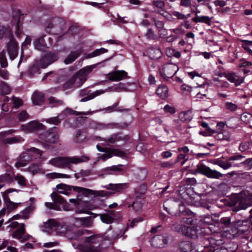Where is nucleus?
<instances>
[{"label":"nucleus","instance_id":"27","mask_svg":"<svg viewBox=\"0 0 252 252\" xmlns=\"http://www.w3.org/2000/svg\"><path fill=\"white\" fill-rule=\"evenodd\" d=\"M58 224V221L55 219H50L43 224L41 228L43 231L49 232L53 228H55L56 229Z\"/></svg>","mask_w":252,"mask_h":252},{"label":"nucleus","instance_id":"19","mask_svg":"<svg viewBox=\"0 0 252 252\" xmlns=\"http://www.w3.org/2000/svg\"><path fill=\"white\" fill-rule=\"evenodd\" d=\"M237 212L241 210H245L249 206L248 203V200L246 195L244 196H243L242 191L240 193H237Z\"/></svg>","mask_w":252,"mask_h":252},{"label":"nucleus","instance_id":"34","mask_svg":"<svg viewBox=\"0 0 252 252\" xmlns=\"http://www.w3.org/2000/svg\"><path fill=\"white\" fill-rule=\"evenodd\" d=\"M11 31L7 26H0V39L4 37H8L9 38L13 36Z\"/></svg>","mask_w":252,"mask_h":252},{"label":"nucleus","instance_id":"44","mask_svg":"<svg viewBox=\"0 0 252 252\" xmlns=\"http://www.w3.org/2000/svg\"><path fill=\"white\" fill-rule=\"evenodd\" d=\"M51 197L55 203L63 204L65 202V199L56 192H53Z\"/></svg>","mask_w":252,"mask_h":252},{"label":"nucleus","instance_id":"49","mask_svg":"<svg viewBox=\"0 0 252 252\" xmlns=\"http://www.w3.org/2000/svg\"><path fill=\"white\" fill-rule=\"evenodd\" d=\"M237 234L239 233H244L246 231L248 230V227L246 226L245 229H241V225H243L244 226H246L248 221L243 220V221H241L240 220H238L237 221Z\"/></svg>","mask_w":252,"mask_h":252},{"label":"nucleus","instance_id":"22","mask_svg":"<svg viewBox=\"0 0 252 252\" xmlns=\"http://www.w3.org/2000/svg\"><path fill=\"white\" fill-rule=\"evenodd\" d=\"M23 15L19 10H18L12 16V22L15 25V33L17 36H20L21 31L20 30L21 16Z\"/></svg>","mask_w":252,"mask_h":252},{"label":"nucleus","instance_id":"25","mask_svg":"<svg viewBox=\"0 0 252 252\" xmlns=\"http://www.w3.org/2000/svg\"><path fill=\"white\" fill-rule=\"evenodd\" d=\"M148 56L152 60H158L162 56V52L157 47H150L147 49Z\"/></svg>","mask_w":252,"mask_h":252},{"label":"nucleus","instance_id":"4","mask_svg":"<svg viewBox=\"0 0 252 252\" xmlns=\"http://www.w3.org/2000/svg\"><path fill=\"white\" fill-rule=\"evenodd\" d=\"M62 186H63L64 188V190H70L71 188H73L74 191L81 193L85 196H88L89 195H93L94 196H104L106 195V193L108 194V192L104 191V190L94 191L86 188L73 186L71 187L66 185H62ZM109 194H111V193H109Z\"/></svg>","mask_w":252,"mask_h":252},{"label":"nucleus","instance_id":"9","mask_svg":"<svg viewBox=\"0 0 252 252\" xmlns=\"http://www.w3.org/2000/svg\"><path fill=\"white\" fill-rule=\"evenodd\" d=\"M7 52L11 60H14L18 55V44L13 35L9 38L7 44Z\"/></svg>","mask_w":252,"mask_h":252},{"label":"nucleus","instance_id":"30","mask_svg":"<svg viewBox=\"0 0 252 252\" xmlns=\"http://www.w3.org/2000/svg\"><path fill=\"white\" fill-rule=\"evenodd\" d=\"M45 35H42L33 41L34 48L39 51H43L46 47V44L44 37Z\"/></svg>","mask_w":252,"mask_h":252},{"label":"nucleus","instance_id":"3","mask_svg":"<svg viewBox=\"0 0 252 252\" xmlns=\"http://www.w3.org/2000/svg\"><path fill=\"white\" fill-rule=\"evenodd\" d=\"M174 230L186 236L191 239H196L198 237L199 229L194 226H187L182 224H174Z\"/></svg>","mask_w":252,"mask_h":252},{"label":"nucleus","instance_id":"21","mask_svg":"<svg viewBox=\"0 0 252 252\" xmlns=\"http://www.w3.org/2000/svg\"><path fill=\"white\" fill-rule=\"evenodd\" d=\"M94 67V66L91 65L86 66L77 72L76 75L79 78V80L82 82L81 84L86 80V76L92 71Z\"/></svg>","mask_w":252,"mask_h":252},{"label":"nucleus","instance_id":"11","mask_svg":"<svg viewBox=\"0 0 252 252\" xmlns=\"http://www.w3.org/2000/svg\"><path fill=\"white\" fill-rule=\"evenodd\" d=\"M17 191V190L16 189H10L6 190L3 193V196L4 198V201L5 203L6 208L8 213L17 208L18 205L20 204V203H17L11 201L8 196V193L13 191Z\"/></svg>","mask_w":252,"mask_h":252},{"label":"nucleus","instance_id":"41","mask_svg":"<svg viewBox=\"0 0 252 252\" xmlns=\"http://www.w3.org/2000/svg\"><path fill=\"white\" fill-rule=\"evenodd\" d=\"M178 212L179 214H178L177 216H186L187 214H189L190 215H192V212L191 211L186 208L185 205L182 201V204H181L178 208Z\"/></svg>","mask_w":252,"mask_h":252},{"label":"nucleus","instance_id":"28","mask_svg":"<svg viewBox=\"0 0 252 252\" xmlns=\"http://www.w3.org/2000/svg\"><path fill=\"white\" fill-rule=\"evenodd\" d=\"M96 148L99 152H106L107 151H111L115 155H116V156L123 157L126 154L124 152H123L118 149H114V148H102V147H101L98 145H97L96 146Z\"/></svg>","mask_w":252,"mask_h":252},{"label":"nucleus","instance_id":"18","mask_svg":"<svg viewBox=\"0 0 252 252\" xmlns=\"http://www.w3.org/2000/svg\"><path fill=\"white\" fill-rule=\"evenodd\" d=\"M25 225L24 223H22L20 228L12 233V236L14 238L22 240V241H26L29 239L30 236H25Z\"/></svg>","mask_w":252,"mask_h":252},{"label":"nucleus","instance_id":"35","mask_svg":"<svg viewBox=\"0 0 252 252\" xmlns=\"http://www.w3.org/2000/svg\"><path fill=\"white\" fill-rule=\"evenodd\" d=\"M90 92V91L89 90L88 88H85V89H82L80 91V95L81 96H83L87 95V96L81 99L82 101H86L89 100L90 99H93L96 96V95H95L93 94H91L90 95H88Z\"/></svg>","mask_w":252,"mask_h":252},{"label":"nucleus","instance_id":"58","mask_svg":"<svg viewBox=\"0 0 252 252\" xmlns=\"http://www.w3.org/2000/svg\"><path fill=\"white\" fill-rule=\"evenodd\" d=\"M97 236L94 235H92L90 236H86L84 242L90 244H93L96 243Z\"/></svg>","mask_w":252,"mask_h":252},{"label":"nucleus","instance_id":"37","mask_svg":"<svg viewBox=\"0 0 252 252\" xmlns=\"http://www.w3.org/2000/svg\"><path fill=\"white\" fill-rule=\"evenodd\" d=\"M179 118L183 122H189L192 119L191 111H181L179 114Z\"/></svg>","mask_w":252,"mask_h":252},{"label":"nucleus","instance_id":"33","mask_svg":"<svg viewBox=\"0 0 252 252\" xmlns=\"http://www.w3.org/2000/svg\"><path fill=\"white\" fill-rule=\"evenodd\" d=\"M192 20L196 23H203L209 26H210L211 24V18L208 16H200L196 15V16L192 19Z\"/></svg>","mask_w":252,"mask_h":252},{"label":"nucleus","instance_id":"46","mask_svg":"<svg viewBox=\"0 0 252 252\" xmlns=\"http://www.w3.org/2000/svg\"><path fill=\"white\" fill-rule=\"evenodd\" d=\"M250 180V176L246 173H237V182L243 184Z\"/></svg>","mask_w":252,"mask_h":252},{"label":"nucleus","instance_id":"61","mask_svg":"<svg viewBox=\"0 0 252 252\" xmlns=\"http://www.w3.org/2000/svg\"><path fill=\"white\" fill-rule=\"evenodd\" d=\"M188 160V158H186V155L184 154H180L176 160V162L181 161V165H184L185 162Z\"/></svg>","mask_w":252,"mask_h":252},{"label":"nucleus","instance_id":"40","mask_svg":"<svg viewBox=\"0 0 252 252\" xmlns=\"http://www.w3.org/2000/svg\"><path fill=\"white\" fill-rule=\"evenodd\" d=\"M119 102L114 103L111 106H108L105 108L100 109L98 110H129L127 108H125L123 106H119Z\"/></svg>","mask_w":252,"mask_h":252},{"label":"nucleus","instance_id":"36","mask_svg":"<svg viewBox=\"0 0 252 252\" xmlns=\"http://www.w3.org/2000/svg\"><path fill=\"white\" fill-rule=\"evenodd\" d=\"M213 163L219 165L224 169H228L232 166L231 163L229 161H224L221 158L214 160Z\"/></svg>","mask_w":252,"mask_h":252},{"label":"nucleus","instance_id":"51","mask_svg":"<svg viewBox=\"0 0 252 252\" xmlns=\"http://www.w3.org/2000/svg\"><path fill=\"white\" fill-rule=\"evenodd\" d=\"M194 214L192 213V215L187 214L186 216H183V218L181 219V221L183 223H187L188 224H191L193 221V217Z\"/></svg>","mask_w":252,"mask_h":252},{"label":"nucleus","instance_id":"7","mask_svg":"<svg viewBox=\"0 0 252 252\" xmlns=\"http://www.w3.org/2000/svg\"><path fill=\"white\" fill-rule=\"evenodd\" d=\"M58 59L59 56L57 53L48 52L40 60V66L41 68H45L57 61Z\"/></svg>","mask_w":252,"mask_h":252},{"label":"nucleus","instance_id":"24","mask_svg":"<svg viewBox=\"0 0 252 252\" xmlns=\"http://www.w3.org/2000/svg\"><path fill=\"white\" fill-rule=\"evenodd\" d=\"M32 102L36 105H41L45 101L44 94L39 91H35L32 96Z\"/></svg>","mask_w":252,"mask_h":252},{"label":"nucleus","instance_id":"5","mask_svg":"<svg viewBox=\"0 0 252 252\" xmlns=\"http://www.w3.org/2000/svg\"><path fill=\"white\" fill-rule=\"evenodd\" d=\"M195 171L196 172L199 173L210 178L220 179L223 176L222 174L215 170L211 169L209 167L205 166L203 164H199L197 165Z\"/></svg>","mask_w":252,"mask_h":252},{"label":"nucleus","instance_id":"52","mask_svg":"<svg viewBox=\"0 0 252 252\" xmlns=\"http://www.w3.org/2000/svg\"><path fill=\"white\" fill-rule=\"evenodd\" d=\"M55 19H53L52 21H50L48 22L47 26L46 27L45 31L47 33L49 34H56L55 32H53L51 31L52 29L55 28L56 27V25L54 24V22H55Z\"/></svg>","mask_w":252,"mask_h":252},{"label":"nucleus","instance_id":"59","mask_svg":"<svg viewBox=\"0 0 252 252\" xmlns=\"http://www.w3.org/2000/svg\"><path fill=\"white\" fill-rule=\"evenodd\" d=\"M145 36L149 40H155L157 38V35L151 29L148 30L147 32L145 34Z\"/></svg>","mask_w":252,"mask_h":252},{"label":"nucleus","instance_id":"54","mask_svg":"<svg viewBox=\"0 0 252 252\" xmlns=\"http://www.w3.org/2000/svg\"><path fill=\"white\" fill-rule=\"evenodd\" d=\"M48 177L51 179L59 178H70V175L61 173H52L48 174Z\"/></svg>","mask_w":252,"mask_h":252},{"label":"nucleus","instance_id":"48","mask_svg":"<svg viewBox=\"0 0 252 252\" xmlns=\"http://www.w3.org/2000/svg\"><path fill=\"white\" fill-rule=\"evenodd\" d=\"M48 100L52 107H57L62 105L63 104V101L58 99L54 96L50 97Z\"/></svg>","mask_w":252,"mask_h":252},{"label":"nucleus","instance_id":"17","mask_svg":"<svg viewBox=\"0 0 252 252\" xmlns=\"http://www.w3.org/2000/svg\"><path fill=\"white\" fill-rule=\"evenodd\" d=\"M127 73L124 70H116L108 74V79L112 81H119L126 78Z\"/></svg>","mask_w":252,"mask_h":252},{"label":"nucleus","instance_id":"2","mask_svg":"<svg viewBox=\"0 0 252 252\" xmlns=\"http://www.w3.org/2000/svg\"><path fill=\"white\" fill-rule=\"evenodd\" d=\"M40 138L43 140L42 146L46 149H49L52 147V144L57 143L59 142V135L58 128H54L51 131H48L44 134L40 135Z\"/></svg>","mask_w":252,"mask_h":252},{"label":"nucleus","instance_id":"38","mask_svg":"<svg viewBox=\"0 0 252 252\" xmlns=\"http://www.w3.org/2000/svg\"><path fill=\"white\" fill-rule=\"evenodd\" d=\"M77 79H79V78L76 75L73 76L71 78H70L63 84V90H65L71 88Z\"/></svg>","mask_w":252,"mask_h":252},{"label":"nucleus","instance_id":"15","mask_svg":"<svg viewBox=\"0 0 252 252\" xmlns=\"http://www.w3.org/2000/svg\"><path fill=\"white\" fill-rule=\"evenodd\" d=\"M252 65V63L246 61H244L243 62L240 63L239 64V69L237 72V74H239V75H237V86L240 85L244 82V77H242L239 76V74L241 73H243L244 74H247L250 72L251 71L249 69H247L245 67L247 66H249Z\"/></svg>","mask_w":252,"mask_h":252},{"label":"nucleus","instance_id":"26","mask_svg":"<svg viewBox=\"0 0 252 252\" xmlns=\"http://www.w3.org/2000/svg\"><path fill=\"white\" fill-rule=\"evenodd\" d=\"M101 221L106 223H111L113 222L116 217L115 211H109L107 213L99 215Z\"/></svg>","mask_w":252,"mask_h":252},{"label":"nucleus","instance_id":"1","mask_svg":"<svg viewBox=\"0 0 252 252\" xmlns=\"http://www.w3.org/2000/svg\"><path fill=\"white\" fill-rule=\"evenodd\" d=\"M90 159L89 157L85 156L78 157H58L51 159L49 163L57 167L70 169L72 164L86 162Z\"/></svg>","mask_w":252,"mask_h":252},{"label":"nucleus","instance_id":"31","mask_svg":"<svg viewBox=\"0 0 252 252\" xmlns=\"http://www.w3.org/2000/svg\"><path fill=\"white\" fill-rule=\"evenodd\" d=\"M157 94L162 99L166 98L168 95V89L164 85H159L156 90Z\"/></svg>","mask_w":252,"mask_h":252},{"label":"nucleus","instance_id":"23","mask_svg":"<svg viewBox=\"0 0 252 252\" xmlns=\"http://www.w3.org/2000/svg\"><path fill=\"white\" fill-rule=\"evenodd\" d=\"M92 216L85 218H76V221H79L81 225L85 227H90L93 224V221L97 215L91 213Z\"/></svg>","mask_w":252,"mask_h":252},{"label":"nucleus","instance_id":"50","mask_svg":"<svg viewBox=\"0 0 252 252\" xmlns=\"http://www.w3.org/2000/svg\"><path fill=\"white\" fill-rule=\"evenodd\" d=\"M24 139L22 137L16 136L5 138L4 140V142L6 144H12L21 142Z\"/></svg>","mask_w":252,"mask_h":252},{"label":"nucleus","instance_id":"29","mask_svg":"<svg viewBox=\"0 0 252 252\" xmlns=\"http://www.w3.org/2000/svg\"><path fill=\"white\" fill-rule=\"evenodd\" d=\"M126 166L124 165L119 164L118 165H114L105 168L104 170L111 173L112 172L117 174H123Z\"/></svg>","mask_w":252,"mask_h":252},{"label":"nucleus","instance_id":"14","mask_svg":"<svg viewBox=\"0 0 252 252\" xmlns=\"http://www.w3.org/2000/svg\"><path fill=\"white\" fill-rule=\"evenodd\" d=\"M128 187L129 184L128 183L110 184L107 186H104L103 188L111 190L113 191L114 192L105 191L108 193H111V194L106 193V194L103 196H110L112 194L114 193L115 192H120L121 190L128 188Z\"/></svg>","mask_w":252,"mask_h":252},{"label":"nucleus","instance_id":"62","mask_svg":"<svg viewBox=\"0 0 252 252\" xmlns=\"http://www.w3.org/2000/svg\"><path fill=\"white\" fill-rule=\"evenodd\" d=\"M18 116L20 122L24 121L30 118V115L27 113V111H21L18 114Z\"/></svg>","mask_w":252,"mask_h":252},{"label":"nucleus","instance_id":"12","mask_svg":"<svg viewBox=\"0 0 252 252\" xmlns=\"http://www.w3.org/2000/svg\"><path fill=\"white\" fill-rule=\"evenodd\" d=\"M168 243V237L161 235H157L153 237L151 240V245L157 248L165 247Z\"/></svg>","mask_w":252,"mask_h":252},{"label":"nucleus","instance_id":"20","mask_svg":"<svg viewBox=\"0 0 252 252\" xmlns=\"http://www.w3.org/2000/svg\"><path fill=\"white\" fill-rule=\"evenodd\" d=\"M83 49L82 48H80L79 49L74 51H71L64 60V63L65 64H69L72 63L83 53Z\"/></svg>","mask_w":252,"mask_h":252},{"label":"nucleus","instance_id":"13","mask_svg":"<svg viewBox=\"0 0 252 252\" xmlns=\"http://www.w3.org/2000/svg\"><path fill=\"white\" fill-rule=\"evenodd\" d=\"M108 146H111L112 144L115 143L116 142L120 141H123L124 142L123 145H125L126 143L129 140V137L128 135H125L122 136L120 133H117L113 134L108 139H103Z\"/></svg>","mask_w":252,"mask_h":252},{"label":"nucleus","instance_id":"64","mask_svg":"<svg viewBox=\"0 0 252 252\" xmlns=\"http://www.w3.org/2000/svg\"><path fill=\"white\" fill-rule=\"evenodd\" d=\"M13 107L15 109L19 108L22 105V101L21 99L13 97L12 99Z\"/></svg>","mask_w":252,"mask_h":252},{"label":"nucleus","instance_id":"56","mask_svg":"<svg viewBox=\"0 0 252 252\" xmlns=\"http://www.w3.org/2000/svg\"><path fill=\"white\" fill-rule=\"evenodd\" d=\"M143 206V203L141 201H134L133 204L131 205L133 209L135 210L136 212H138L141 211Z\"/></svg>","mask_w":252,"mask_h":252},{"label":"nucleus","instance_id":"60","mask_svg":"<svg viewBox=\"0 0 252 252\" xmlns=\"http://www.w3.org/2000/svg\"><path fill=\"white\" fill-rule=\"evenodd\" d=\"M0 88L3 93L8 94L10 92L9 87L4 82H1L0 84Z\"/></svg>","mask_w":252,"mask_h":252},{"label":"nucleus","instance_id":"16","mask_svg":"<svg viewBox=\"0 0 252 252\" xmlns=\"http://www.w3.org/2000/svg\"><path fill=\"white\" fill-rule=\"evenodd\" d=\"M159 72L162 77L166 79V78H170L173 77L176 71L175 70V67L172 64H168L163 65Z\"/></svg>","mask_w":252,"mask_h":252},{"label":"nucleus","instance_id":"8","mask_svg":"<svg viewBox=\"0 0 252 252\" xmlns=\"http://www.w3.org/2000/svg\"><path fill=\"white\" fill-rule=\"evenodd\" d=\"M22 129L26 132H32L45 129V126L37 121H32L30 123L22 125Z\"/></svg>","mask_w":252,"mask_h":252},{"label":"nucleus","instance_id":"63","mask_svg":"<svg viewBox=\"0 0 252 252\" xmlns=\"http://www.w3.org/2000/svg\"><path fill=\"white\" fill-rule=\"evenodd\" d=\"M86 138V136L83 134V133L80 131L79 130L77 132L75 136V140L77 142H82L83 141L84 139Z\"/></svg>","mask_w":252,"mask_h":252},{"label":"nucleus","instance_id":"55","mask_svg":"<svg viewBox=\"0 0 252 252\" xmlns=\"http://www.w3.org/2000/svg\"><path fill=\"white\" fill-rule=\"evenodd\" d=\"M223 75L226 78V79L229 80L230 82L232 83H235V86H236V82L235 79V73H226L224 72L223 73Z\"/></svg>","mask_w":252,"mask_h":252},{"label":"nucleus","instance_id":"39","mask_svg":"<svg viewBox=\"0 0 252 252\" xmlns=\"http://www.w3.org/2000/svg\"><path fill=\"white\" fill-rule=\"evenodd\" d=\"M180 250L183 252H190L192 251L191 245L189 241L181 242L179 245Z\"/></svg>","mask_w":252,"mask_h":252},{"label":"nucleus","instance_id":"10","mask_svg":"<svg viewBox=\"0 0 252 252\" xmlns=\"http://www.w3.org/2000/svg\"><path fill=\"white\" fill-rule=\"evenodd\" d=\"M92 233V232L91 231L83 229L72 231V228L70 227V229L68 231L65 237L70 240H77L82 236L88 235Z\"/></svg>","mask_w":252,"mask_h":252},{"label":"nucleus","instance_id":"45","mask_svg":"<svg viewBox=\"0 0 252 252\" xmlns=\"http://www.w3.org/2000/svg\"><path fill=\"white\" fill-rule=\"evenodd\" d=\"M108 52V50L104 48H101L100 49H97L94 50V52H93L91 53L88 54L87 55L86 58L87 59L93 58L97 56H99L101 54H102L105 53H107Z\"/></svg>","mask_w":252,"mask_h":252},{"label":"nucleus","instance_id":"32","mask_svg":"<svg viewBox=\"0 0 252 252\" xmlns=\"http://www.w3.org/2000/svg\"><path fill=\"white\" fill-rule=\"evenodd\" d=\"M69 229H70V226L65 224L60 223L58 222L56 230L59 235H64L65 236Z\"/></svg>","mask_w":252,"mask_h":252},{"label":"nucleus","instance_id":"43","mask_svg":"<svg viewBox=\"0 0 252 252\" xmlns=\"http://www.w3.org/2000/svg\"><path fill=\"white\" fill-rule=\"evenodd\" d=\"M29 75L32 76L35 73H40V69L38 63L36 62L33 63L31 66H29L28 71Z\"/></svg>","mask_w":252,"mask_h":252},{"label":"nucleus","instance_id":"47","mask_svg":"<svg viewBox=\"0 0 252 252\" xmlns=\"http://www.w3.org/2000/svg\"><path fill=\"white\" fill-rule=\"evenodd\" d=\"M34 209V206L33 205H31L29 206L28 207L25 208L22 212V217L25 219H28L30 214L33 211Z\"/></svg>","mask_w":252,"mask_h":252},{"label":"nucleus","instance_id":"53","mask_svg":"<svg viewBox=\"0 0 252 252\" xmlns=\"http://www.w3.org/2000/svg\"><path fill=\"white\" fill-rule=\"evenodd\" d=\"M0 64L2 68H5L8 65L7 60L4 52L0 53Z\"/></svg>","mask_w":252,"mask_h":252},{"label":"nucleus","instance_id":"6","mask_svg":"<svg viewBox=\"0 0 252 252\" xmlns=\"http://www.w3.org/2000/svg\"><path fill=\"white\" fill-rule=\"evenodd\" d=\"M182 204V200L174 198L166 201L164 203L163 206L170 214L172 216H177L179 214L178 209L180 205Z\"/></svg>","mask_w":252,"mask_h":252},{"label":"nucleus","instance_id":"42","mask_svg":"<svg viewBox=\"0 0 252 252\" xmlns=\"http://www.w3.org/2000/svg\"><path fill=\"white\" fill-rule=\"evenodd\" d=\"M12 181V179L9 174L5 173L0 176V189L2 188L4 183H10Z\"/></svg>","mask_w":252,"mask_h":252},{"label":"nucleus","instance_id":"57","mask_svg":"<svg viewBox=\"0 0 252 252\" xmlns=\"http://www.w3.org/2000/svg\"><path fill=\"white\" fill-rule=\"evenodd\" d=\"M105 154H102L98 157V158L103 161L106 160L110 158H111L113 156H116L111 151H107L105 152Z\"/></svg>","mask_w":252,"mask_h":252}]
</instances>
